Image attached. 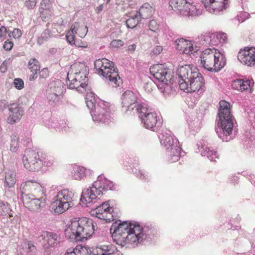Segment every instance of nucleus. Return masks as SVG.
<instances>
[{
	"instance_id": "nucleus-5",
	"label": "nucleus",
	"mask_w": 255,
	"mask_h": 255,
	"mask_svg": "<svg viewBox=\"0 0 255 255\" xmlns=\"http://www.w3.org/2000/svg\"><path fill=\"white\" fill-rule=\"evenodd\" d=\"M86 103L91 110V115L95 122L109 123L111 121L110 106L108 103L100 99H96L94 94L90 93L86 96Z\"/></svg>"
},
{
	"instance_id": "nucleus-39",
	"label": "nucleus",
	"mask_w": 255,
	"mask_h": 255,
	"mask_svg": "<svg viewBox=\"0 0 255 255\" xmlns=\"http://www.w3.org/2000/svg\"><path fill=\"white\" fill-rule=\"evenodd\" d=\"M11 210L9 205L7 203L0 201V215L6 216L8 215L9 217H12L11 215Z\"/></svg>"
},
{
	"instance_id": "nucleus-7",
	"label": "nucleus",
	"mask_w": 255,
	"mask_h": 255,
	"mask_svg": "<svg viewBox=\"0 0 255 255\" xmlns=\"http://www.w3.org/2000/svg\"><path fill=\"white\" fill-rule=\"evenodd\" d=\"M94 66L97 73L108 80L112 87H117L122 84V79L113 62L106 58L99 59L95 61Z\"/></svg>"
},
{
	"instance_id": "nucleus-56",
	"label": "nucleus",
	"mask_w": 255,
	"mask_h": 255,
	"mask_svg": "<svg viewBox=\"0 0 255 255\" xmlns=\"http://www.w3.org/2000/svg\"><path fill=\"white\" fill-rule=\"evenodd\" d=\"M110 45L112 47L119 48L124 45V42L120 39L114 40L111 42Z\"/></svg>"
},
{
	"instance_id": "nucleus-62",
	"label": "nucleus",
	"mask_w": 255,
	"mask_h": 255,
	"mask_svg": "<svg viewBox=\"0 0 255 255\" xmlns=\"http://www.w3.org/2000/svg\"><path fill=\"white\" fill-rule=\"evenodd\" d=\"M12 34L14 38H19L21 36V30L19 29H14L12 32Z\"/></svg>"
},
{
	"instance_id": "nucleus-32",
	"label": "nucleus",
	"mask_w": 255,
	"mask_h": 255,
	"mask_svg": "<svg viewBox=\"0 0 255 255\" xmlns=\"http://www.w3.org/2000/svg\"><path fill=\"white\" fill-rule=\"evenodd\" d=\"M203 150L201 151V154L202 156H206L210 161H216V159H218V155L217 152L213 149L207 147H202Z\"/></svg>"
},
{
	"instance_id": "nucleus-30",
	"label": "nucleus",
	"mask_w": 255,
	"mask_h": 255,
	"mask_svg": "<svg viewBox=\"0 0 255 255\" xmlns=\"http://www.w3.org/2000/svg\"><path fill=\"white\" fill-rule=\"evenodd\" d=\"M188 2L186 0H171L169 5L173 10L184 12Z\"/></svg>"
},
{
	"instance_id": "nucleus-16",
	"label": "nucleus",
	"mask_w": 255,
	"mask_h": 255,
	"mask_svg": "<svg viewBox=\"0 0 255 255\" xmlns=\"http://www.w3.org/2000/svg\"><path fill=\"white\" fill-rule=\"evenodd\" d=\"M177 74L180 78V84H188L190 81L195 79L196 76L199 75V72L196 69H192L190 65H185L179 67L177 70Z\"/></svg>"
},
{
	"instance_id": "nucleus-48",
	"label": "nucleus",
	"mask_w": 255,
	"mask_h": 255,
	"mask_svg": "<svg viewBox=\"0 0 255 255\" xmlns=\"http://www.w3.org/2000/svg\"><path fill=\"white\" fill-rule=\"evenodd\" d=\"M199 50V47L194 42H191V46H190V50L186 49L185 54L190 55L191 54L196 52Z\"/></svg>"
},
{
	"instance_id": "nucleus-26",
	"label": "nucleus",
	"mask_w": 255,
	"mask_h": 255,
	"mask_svg": "<svg viewBox=\"0 0 255 255\" xmlns=\"http://www.w3.org/2000/svg\"><path fill=\"white\" fill-rule=\"evenodd\" d=\"M183 13L188 16H199L202 14V9L193 2H188Z\"/></svg>"
},
{
	"instance_id": "nucleus-25",
	"label": "nucleus",
	"mask_w": 255,
	"mask_h": 255,
	"mask_svg": "<svg viewBox=\"0 0 255 255\" xmlns=\"http://www.w3.org/2000/svg\"><path fill=\"white\" fill-rule=\"evenodd\" d=\"M40 189H41V185L40 184L34 180H28L21 184L20 186L21 193L22 191H23L24 193H25V192L27 190H31L34 193V192L36 191V189L40 190Z\"/></svg>"
},
{
	"instance_id": "nucleus-22",
	"label": "nucleus",
	"mask_w": 255,
	"mask_h": 255,
	"mask_svg": "<svg viewBox=\"0 0 255 255\" xmlns=\"http://www.w3.org/2000/svg\"><path fill=\"white\" fill-rule=\"evenodd\" d=\"M93 251L94 255H110L118 252L116 247L110 244L98 246Z\"/></svg>"
},
{
	"instance_id": "nucleus-58",
	"label": "nucleus",
	"mask_w": 255,
	"mask_h": 255,
	"mask_svg": "<svg viewBox=\"0 0 255 255\" xmlns=\"http://www.w3.org/2000/svg\"><path fill=\"white\" fill-rule=\"evenodd\" d=\"M154 86V83L152 81L150 80V81L146 82L144 86V88L145 90L147 92H150L152 90V88Z\"/></svg>"
},
{
	"instance_id": "nucleus-8",
	"label": "nucleus",
	"mask_w": 255,
	"mask_h": 255,
	"mask_svg": "<svg viewBox=\"0 0 255 255\" xmlns=\"http://www.w3.org/2000/svg\"><path fill=\"white\" fill-rule=\"evenodd\" d=\"M74 192L68 189L59 191L53 198L50 208L55 214H61L74 206Z\"/></svg>"
},
{
	"instance_id": "nucleus-14",
	"label": "nucleus",
	"mask_w": 255,
	"mask_h": 255,
	"mask_svg": "<svg viewBox=\"0 0 255 255\" xmlns=\"http://www.w3.org/2000/svg\"><path fill=\"white\" fill-rule=\"evenodd\" d=\"M152 76L160 83L168 82L172 76V71L164 64L154 65L150 68Z\"/></svg>"
},
{
	"instance_id": "nucleus-42",
	"label": "nucleus",
	"mask_w": 255,
	"mask_h": 255,
	"mask_svg": "<svg viewBox=\"0 0 255 255\" xmlns=\"http://www.w3.org/2000/svg\"><path fill=\"white\" fill-rule=\"evenodd\" d=\"M28 67L32 73H37L40 69L38 61L35 58L31 59L28 64Z\"/></svg>"
},
{
	"instance_id": "nucleus-20",
	"label": "nucleus",
	"mask_w": 255,
	"mask_h": 255,
	"mask_svg": "<svg viewBox=\"0 0 255 255\" xmlns=\"http://www.w3.org/2000/svg\"><path fill=\"white\" fill-rule=\"evenodd\" d=\"M9 111L7 122L9 124H14L19 121L23 115L22 108L18 104L13 103L8 106Z\"/></svg>"
},
{
	"instance_id": "nucleus-53",
	"label": "nucleus",
	"mask_w": 255,
	"mask_h": 255,
	"mask_svg": "<svg viewBox=\"0 0 255 255\" xmlns=\"http://www.w3.org/2000/svg\"><path fill=\"white\" fill-rule=\"evenodd\" d=\"M34 194H32L31 195L32 196H34V197L44 198L45 196L44 189L42 186L41 189H40V190L39 189H36V191L34 192Z\"/></svg>"
},
{
	"instance_id": "nucleus-44",
	"label": "nucleus",
	"mask_w": 255,
	"mask_h": 255,
	"mask_svg": "<svg viewBox=\"0 0 255 255\" xmlns=\"http://www.w3.org/2000/svg\"><path fill=\"white\" fill-rule=\"evenodd\" d=\"M254 82L253 80H244L243 79H241V85H242V89L241 91H251L252 88L253 86Z\"/></svg>"
},
{
	"instance_id": "nucleus-49",
	"label": "nucleus",
	"mask_w": 255,
	"mask_h": 255,
	"mask_svg": "<svg viewBox=\"0 0 255 255\" xmlns=\"http://www.w3.org/2000/svg\"><path fill=\"white\" fill-rule=\"evenodd\" d=\"M211 34L201 35L200 37V41L203 45L207 46V45L211 44Z\"/></svg>"
},
{
	"instance_id": "nucleus-59",
	"label": "nucleus",
	"mask_w": 255,
	"mask_h": 255,
	"mask_svg": "<svg viewBox=\"0 0 255 255\" xmlns=\"http://www.w3.org/2000/svg\"><path fill=\"white\" fill-rule=\"evenodd\" d=\"M163 50L162 47L160 45L156 46L155 47L153 48L151 51V54L152 55H158Z\"/></svg>"
},
{
	"instance_id": "nucleus-27",
	"label": "nucleus",
	"mask_w": 255,
	"mask_h": 255,
	"mask_svg": "<svg viewBox=\"0 0 255 255\" xmlns=\"http://www.w3.org/2000/svg\"><path fill=\"white\" fill-rule=\"evenodd\" d=\"M63 88L61 81L57 80L50 83L47 90V92L56 94L57 95H61L63 93Z\"/></svg>"
},
{
	"instance_id": "nucleus-11",
	"label": "nucleus",
	"mask_w": 255,
	"mask_h": 255,
	"mask_svg": "<svg viewBox=\"0 0 255 255\" xmlns=\"http://www.w3.org/2000/svg\"><path fill=\"white\" fill-rule=\"evenodd\" d=\"M22 161L24 167L32 171L39 170L43 165V162L40 159L38 152L31 149L25 150Z\"/></svg>"
},
{
	"instance_id": "nucleus-51",
	"label": "nucleus",
	"mask_w": 255,
	"mask_h": 255,
	"mask_svg": "<svg viewBox=\"0 0 255 255\" xmlns=\"http://www.w3.org/2000/svg\"><path fill=\"white\" fill-rule=\"evenodd\" d=\"M13 84L15 87L18 90H21L24 87V82L20 78H16L14 80Z\"/></svg>"
},
{
	"instance_id": "nucleus-24",
	"label": "nucleus",
	"mask_w": 255,
	"mask_h": 255,
	"mask_svg": "<svg viewBox=\"0 0 255 255\" xmlns=\"http://www.w3.org/2000/svg\"><path fill=\"white\" fill-rule=\"evenodd\" d=\"M154 9L148 3H144L136 13L142 19H146L151 16L153 13Z\"/></svg>"
},
{
	"instance_id": "nucleus-60",
	"label": "nucleus",
	"mask_w": 255,
	"mask_h": 255,
	"mask_svg": "<svg viewBox=\"0 0 255 255\" xmlns=\"http://www.w3.org/2000/svg\"><path fill=\"white\" fill-rule=\"evenodd\" d=\"M49 76V71L47 68H43L39 72V76L41 78L45 79Z\"/></svg>"
},
{
	"instance_id": "nucleus-43",
	"label": "nucleus",
	"mask_w": 255,
	"mask_h": 255,
	"mask_svg": "<svg viewBox=\"0 0 255 255\" xmlns=\"http://www.w3.org/2000/svg\"><path fill=\"white\" fill-rule=\"evenodd\" d=\"M15 175L13 173H6L5 177V184L8 187L12 186L15 183Z\"/></svg>"
},
{
	"instance_id": "nucleus-33",
	"label": "nucleus",
	"mask_w": 255,
	"mask_h": 255,
	"mask_svg": "<svg viewBox=\"0 0 255 255\" xmlns=\"http://www.w3.org/2000/svg\"><path fill=\"white\" fill-rule=\"evenodd\" d=\"M191 42L192 41L185 40L183 38L179 39L176 41V48L185 54L186 49L188 50H190Z\"/></svg>"
},
{
	"instance_id": "nucleus-63",
	"label": "nucleus",
	"mask_w": 255,
	"mask_h": 255,
	"mask_svg": "<svg viewBox=\"0 0 255 255\" xmlns=\"http://www.w3.org/2000/svg\"><path fill=\"white\" fill-rule=\"evenodd\" d=\"M43 38L49 39L51 37L52 34L48 29H46L41 35Z\"/></svg>"
},
{
	"instance_id": "nucleus-37",
	"label": "nucleus",
	"mask_w": 255,
	"mask_h": 255,
	"mask_svg": "<svg viewBox=\"0 0 255 255\" xmlns=\"http://www.w3.org/2000/svg\"><path fill=\"white\" fill-rule=\"evenodd\" d=\"M141 20V19L136 13L133 16H130L126 21V25L128 28H133L135 27L138 22Z\"/></svg>"
},
{
	"instance_id": "nucleus-12",
	"label": "nucleus",
	"mask_w": 255,
	"mask_h": 255,
	"mask_svg": "<svg viewBox=\"0 0 255 255\" xmlns=\"http://www.w3.org/2000/svg\"><path fill=\"white\" fill-rule=\"evenodd\" d=\"M179 87L181 90L187 93L196 92L198 95L202 94L205 90L204 79L201 74L197 76L188 84H180Z\"/></svg>"
},
{
	"instance_id": "nucleus-34",
	"label": "nucleus",
	"mask_w": 255,
	"mask_h": 255,
	"mask_svg": "<svg viewBox=\"0 0 255 255\" xmlns=\"http://www.w3.org/2000/svg\"><path fill=\"white\" fill-rule=\"evenodd\" d=\"M71 28L75 33H77L81 38H84L88 32V28L86 26L80 25L79 23L77 22L74 23Z\"/></svg>"
},
{
	"instance_id": "nucleus-9",
	"label": "nucleus",
	"mask_w": 255,
	"mask_h": 255,
	"mask_svg": "<svg viewBox=\"0 0 255 255\" xmlns=\"http://www.w3.org/2000/svg\"><path fill=\"white\" fill-rule=\"evenodd\" d=\"M87 72L86 69L75 73L69 72L67 74V85L69 89H77L83 93L87 86Z\"/></svg>"
},
{
	"instance_id": "nucleus-2",
	"label": "nucleus",
	"mask_w": 255,
	"mask_h": 255,
	"mask_svg": "<svg viewBox=\"0 0 255 255\" xmlns=\"http://www.w3.org/2000/svg\"><path fill=\"white\" fill-rule=\"evenodd\" d=\"M113 240L122 247H136L148 242L151 231L146 227L142 228L135 222L128 221L123 223H113L110 229Z\"/></svg>"
},
{
	"instance_id": "nucleus-50",
	"label": "nucleus",
	"mask_w": 255,
	"mask_h": 255,
	"mask_svg": "<svg viewBox=\"0 0 255 255\" xmlns=\"http://www.w3.org/2000/svg\"><path fill=\"white\" fill-rule=\"evenodd\" d=\"M250 14L246 12H241L239 14H238L236 17V19L238 20L239 22H243L246 19L249 18L250 17Z\"/></svg>"
},
{
	"instance_id": "nucleus-45",
	"label": "nucleus",
	"mask_w": 255,
	"mask_h": 255,
	"mask_svg": "<svg viewBox=\"0 0 255 255\" xmlns=\"http://www.w3.org/2000/svg\"><path fill=\"white\" fill-rule=\"evenodd\" d=\"M11 31L5 27L2 26L0 27V40L6 39L11 36Z\"/></svg>"
},
{
	"instance_id": "nucleus-18",
	"label": "nucleus",
	"mask_w": 255,
	"mask_h": 255,
	"mask_svg": "<svg viewBox=\"0 0 255 255\" xmlns=\"http://www.w3.org/2000/svg\"><path fill=\"white\" fill-rule=\"evenodd\" d=\"M238 59L244 65H254L255 64V48L246 47L241 49L238 54Z\"/></svg>"
},
{
	"instance_id": "nucleus-46",
	"label": "nucleus",
	"mask_w": 255,
	"mask_h": 255,
	"mask_svg": "<svg viewBox=\"0 0 255 255\" xmlns=\"http://www.w3.org/2000/svg\"><path fill=\"white\" fill-rule=\"evenodd\" d=\"M76 34L72 28L71 27L70 30L67 31L66 38L67 42L71 45L74 44L76 42L74 39V35Z\"/></svg>"
},
{
	"instance_id": "nucleus-3",
	"label": "nucleus",
	"mask_w": 255,
	"mask_h": 255,
	"mask_svg": "<svg viewBox=\"0 0 255 255\" xmlns=\"http://www.w3.org/2000/svg\"><path fill=\"white\" fill-rule=\"evenodd\" d=\"M94 231L93 220L86 217H74L71 220L64 233L67 238L84 242L93 235Z\"/></svg>"
},
{
	"instance_id": "nucleus-36",
	"label": "nucleus",
	"mask_w": 255,
	"mask_h": 255,
	"mask_svg": "<svg viewBox=\"0 0 255 255\" xmlns=\"http://www.w3.org/2000/svg\"><path fill=\"white\" fill-rule=\"evenodd\" d=\"M157 86L160 92L164 95H169L173 91L172 87L171 85L169 84L168 82H162Z\"/></svg>"
},
{
	"instance_id": "nucleus-4",
	"label": "nucleus",
	"mask_w": 255,
	"mask_h": 255,
	"mask_svg": "<svg viewBox=\"0 0 255 255\" xmlns=\"http://www.w3.org/2000/svg\"><path fill=\"white\" fill-rule=\"evenodd\" d=\"M220 108L217 120V127L215 130L223 141H228L232 138L235 119L231 114L230 104L225 101L219 103Z\"/></svg>"
},
{
	"instance_id": "nucleus-1",
	"label": "nucleus",
	"mask_w": 255,
	"mask_h": 255,
	"mask_svg": "<svg viewBox=\"0 0 255 255\" xmlns=\"http://www.w3.org/2000/svg\"><path fill=\"white\" fill-rule=\"evenodd\" d=\"M115 189L114 183L106 178L99 176L91 187L84 189L82 193L81 201L87 207H91V214L98 219L108 220V215L113 212V201L100 203L95 205L99 199V196L103 194V191Z\"/></svg>"
},
{
	"instance_id": "nucleus-15",
	"label": "nucleus",
	"mask_w": 255,
	"mask_h": 255,
	"mask_svg": "<svg viewBox=\"0 0 255 255\" xmlns=\"http://www.w3.org/2000/svg\"><path fill=\"white\" fill-rule=\"evenodd\" d=\"M122 110L125 112L128 111H134L137 106L142 105L138 104L137 97L136 94L130 90L125 91L121 97Z\"/></svg>"
},
{
	"instance_id": "nucleus-31",
	"label": "nucleus",
	"mask_w": 255,
	"mask_h": 255,
	"mask_svg": "<svg viewBox=\"0 0 255 255\" xmlns=\"http://www.w3.org/2000/svg\"><path fill=\"white\" fill-rule=\"evenodd\" d=\"M85 171L84 167L74 165L72 167L71 176L75 180H80L85 176Z\"/></svg>"
},
{
	"instance_id": "nucleus-17",
	"label": "nucleus",
	"mask_w": 255,
	"mask_h": 255,
	"mask_svg": "<svg viewBox=\"0 0 255 255\" xmlns=\"http://www.w3.org/2000/svg\"><path fill=\"white\" fill-rule=\"evenodd\" d=\"M57 235L54 233L41 231L37 233V239L45 249H49L57 244Z\"/></svg>"
},
{
	"instance_id": "nucleus-19",
	"label": "nucleus",
	"mask_w": 255,
	"mask_h": 255,
	"mask_svg": "<svg viewBox=\"0 0 255 255\" xmlns=\"http://www.w3.org/2000/svg\"><path fill=\"white\" fill-rule=\"evenodd\" d=\"M205 8L211 13L217 14L228 6L227 0H201Z\"/></svg>"
},
{
	"instance_id": "nucleus-21",
	"label": "nucleus",
	"mask_w": 255,
	"mask_h": 255,
	"mask_svg": "<svg viewBox=\"0 0 255 255\" xmlns=\"http://www.w3.org/2000/svg\"><path fill=\"white\" fill-rule=\"evenodd\" d=\"M166 150V158L168 162H174L180 158L181 148L179 145L178 141H175V144L167 148Z\"/></svg>"
},
{
	"instance_id": "nucleus-41",
	"label": "nucleus",
	"mask_w": 255,
	"mask_h": 255,
	"mask_svg": "<svg viewBox=\"0 0 255 255\" xmlns=\"http://www.w3.org/2000/svg\"><path fill=\"white\" fill-rule=\"evenodd\" d=\"M61 95H57L56 94L47 92V98L48 100V102L52 106H55L59 103L61 100Z\"/></svg>"
},
{
	"instance_id": "nucleus-38",
	"label": "nucleus",
	"mask_w": 255,
	"mask_h": 255,
	"mask_svg": "<svg viewBox=\"0 0 255 255\" xmlns=\"http://www.w3.org/2000/svg\"><path fill=\"white\" fill-rule=\"evenodd\" d=\"M10 150L15 152L19 147V137L17 133H14L10 136Z\"/></svg>"
},
{
	"instance_id": "nucleus-47",
	"label": "nucleus",
	"mask_w": 255,
	"mask_h": 255,
	"mask_svg": "<svg viewBox=\"0 0 255 255\" xmlns=\"http://www.w3.org/2000/svg\"><path fill=\"white\" fill-rule=\"evenodd\" d=\"M22 246L23 249L26 252H32L35 249V246L31 242L29 241L23 242Z\"/></svg>"
},
{
	"instance_id": "nucleus-52",
	"label": "nucleus",
	"mask_w": 255,
	"mask_h": 255,
	"mask_svg": "<svg viewBox=\"0 0 255 255\" xmlns=\"http://www.w3.org/2000/svg\"><path fill=\"white\" fill-rule=\"evenodd\" d=\"M232 87L234 89L241 91V79H238L234 80L232 84Z\"/></svg>"
},
{
	"instance_id": "nucleus-13",
	"label": "nucleus",
	"mask_w": 255,
	"mask_h": 255,
	"mask_svg": "<svg viewBox=\"0 0 255 255\" xmlns=\"http://www.w3.org/2000/svg\"><path fill=\"white\" fill-rule=\"evenodd\" d=\"M21 198L24 206L31 211H39L45 205V198L34 197L23 191Z\"/></svg>"
},
{
	"instance_id": "nucleus-10",
	"label": "nucleus",
	"mask_w": 255,
	"mask_h": 255,
	"mask_svg": "<svg viewBox=\"0 0 255 255\" xmlns=\"http://www.w3.org/2000/svg\"><path fill=\"white\" fill-rule=\"evenodd\" d=\"M135 112L138 114L143 127L153 131L155 130L156 125L158 123L157 114L155 112L147 108L144 105L137 106Z\"/></svg>"
},
{
	"instance_id": "nucleus-35",
	"label": "nucleus",
	"mask_w": 255,
	"mask_h": 255,
	"mask_svg": "<svg viewBox=\"0 0 255 255\" xmlns=\"http://www.w3.org/2000/svg\"><path fill=\"white\" fill-rule=\"evenodd\" d=\"M39 11L42 14H50L51 10L50 1L49 0H42L40 3Z\"/></svg>"
},
{
	"instance_id": "nucleus-61",
	"label": "nucleus",
	"mask_w": 255,
	"mask_h": 255,
	"mask_svg": "<svg viewBox=\"0 0 255 255\" xmlns=\"http://www.w3.org/2000/svg\"><path fill=\"white\" fill-rule=\"evenodd\" d=\"M13 45V44L11 41L7 40L3 44V48L6 50H10L12 49Z\"/></svg>"
},
{
	"instance_id": "nucleus-6",
	"label": "nucleus",
	"mask_w": 255,
	"mask_h": 255,
	"mask_svg": "<svg viewBox=\"0 0 255 255\" xmlns=\"http://www.w3.org/2000/svg\"><path fill=\"white\" fill-rule=\"evenodd\" d=\"M200 60L201 66L211 72H218L226 64L224 54L215 48H207L202 51Z\"/></svg>"
},
{
	"instance_id": "nucleus-40",
	"label": "nucleus",
	"mask_w": 255,
	"mask_h": 255,
	"mask_svg": "<svg viewBox=\"0 0 255 255\" xmlns=\"http://www.w3.org/2000/svg\"><path fill=\"white\" fill-rule=\"evenodd\" d=\"M75 249L76 252L78 251L79 255H94L93 249L87 246H77Z\"/></svg>"
},
{
	"instance_id": "nucleus-23",
	"label": "nucleus",
	"mask_w": 255,
	"mask_h": 255,
	"mask_svg": "<svg viewBox=\"0 0 255 255\" xmlns=\"http://www.w3.org/2000/svg\"><path fill=\"white\" fill-rule=\"evenodd\" d=\"M159 138L161 144L166 148V149L173 146V144H175V141H178L177 138L171 134L170 131L162 132L159 135Z\"/></svg>"
},
{
	"instance_id": "nucleus-57",
	"label": "nucleus",
	"mask_w": 255,
	"mask_h": 255,
	"mask_svg": "<svg viewBox=\"0 0 255 255\" xmlns=\"http://www.w3.org/2000/svg\"><path fill=\"white\" fill-rule=\"evenodd\" d=\"M148 27L150 30L155 32L158 29V25L155 20H152L149 22Z\"/></svg>"
},
{
	"instance_id": "nucleus-64",
	"label": "nucleus",
	"mask_w": 255,
	"mask_h": 255,
	"mask_svg": "<svg viewBox=\"0 0 255 255\" xmlns=\"http://www.w3.org/2000/svg\"><path fill=\"white\" fill-rule=\"evenodd\" d=\"M7 64L8 61L5 60L3 62L1 66H0V71L2 73H4L7 71Z\"/></svg>"
},
{
	"instance_id": "nucleus-29",
	"label": "nucleus",
	"mask_w": 255,
	"mask_h": 255,
	"mask_svg": "<svg viewBox=\"0 0 255 255\" xmlns=\"http://www.w3.org/2000/svg\"><path fill=\"white\" fill-rule=\"evenodd\" d=\"M211 45H222L227 42V34L224 33H214L211 34Z\"/></svg>"
},
{
	"instance_id": "nucleus-28",
	"label": "nucleus",
	"mask_w": 255,
	"mask_h": 255,
	"mask_svg": "<svg viewBox=\"0 0 255 255\" xmlns=\"http://www.w3.org/2000/svg\"><path fill=\"white\" fill-rule=\"evenodd\" d=\"M49 123L50 124H46L48 128H53L57 131H67L69 128V126L63 120L49 121Z\"/></svg>"
},
{
	"instance_id": "nucleus-55",
	"label": "nucleus",
	"mask_w": 255,
	"mask_h": 255,
	"mask_svg": "<svg viewBox=\"0 0 255 255\" xmlns=\"http://www.w3.org/2000/svg\"><path fill=\"white\" fill-rule=\"evenodd\" d=\"M137 177L140 178L141 180L146 181L148 178V173L143 170H139L138 173H136Z\"/></svg>"
},
{
	"instance_id": "nucleus-54",
	"label": "nucleus",
	"mask_w": 255,
	"mask_h": 255,
	"mask_svg": "<svg viewBox=\"0 0 255 255\" xmlns=\"http://www.w3.org/2000/svg\"><path fill=\"white\" fill-rule=\"evenodd\" d=\"M38 0H25V5L28 9H33L35 6Z\"/></svg>"
}]
</instances>
